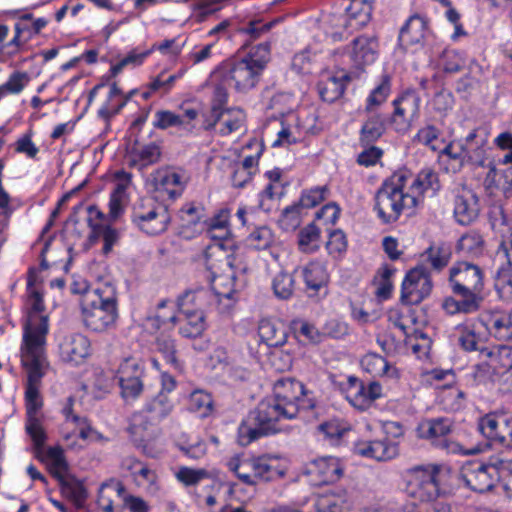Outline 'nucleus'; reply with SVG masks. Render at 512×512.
<instances>
[{
  "instance_id": "1",
  "label": "nucleus",
  "mask_w": 512,
  "mask_h": 512,
  "mask_svg": "<svg viewBox=\"0 0 512 512\" xmlns=\"http://www.w3.org/2000/svg\"><path fill=\"white\" fill-rule=\"evenodd\" d=\"M316 403V398L306 386H300V395L294 398L274 394L262 399L255 410L250 412L248 419L239 425V444L248 446L260 438L285 431L282 420L295 419L301 412L313 410Z\"/></svg>"
},
{
  "instance_id": "2",
  "label": "nucleus",
  "mask_w": 512,
  "mask_h": 512,
  "mask_svg": "<svg viewBox=\"0 0 512 512\" xmlns=\"http://www.w3.org/2000/svg\"><path fill=\"white\" fill-rule=\"evenodd\" d=\"M27 293L29 312L23 328L21 364L27 384H38L51 370L46 355L48 316L42 314L45 311L42 292Z\"/></svg>"
},
{
  "instance_id": "3",
  "label": "nucleus",
  "mask_w": 512,
  "mask_h": 512,
  "mask_svg": "<svg viewBox=\"0 0 512 512\" xmlns=\"http://www.w3.org/2000/svg\"><path fill=\"white\" fill-rule=\"evenodd\" d=\"M484 285V271L479 265L468 261L455 262L448 276L453 296L443 300V310L449 315L479 311L484 301Z\"/></svg>"
},
{
  "instance_id": "4",
  "label": "nucleus",
  "mask_w": 512,
  "mask_h": 512,
  "mask_svg": "<svg viewBox=\"0 0 512 512\" xmlns=\"http://www.w3.org/2000/svg\"><path fill=\"white\" fill-rule=\"evenodd\" d=\"M407 182H409L408 173L398 171L386 179L377 190L374 209L383 224L396 222L402 213L409 216L415 213L417 200L407 192Z\"/></svg>"
},
{
  "instance_id": "5",
  "label": "nucleus",
  "mask_w": 512,
  "mask_h": 512,
  "mask_svg": "<svg viewBox=\"0 0 512 512\" xmlns=\"http://www.w3.org/2000/svg\"><path fill=\"white\" fill-rule=\"evenodd\" d=\"M80 306L83 323L92 332L103 333L116 326L117 295L111 284H103L86 294L81 298Z\"/></svg>"
},
{
  "instance_id": "6",
  "label": "nucleus",
  "mask_w": 512,
  "mask_h": 512,
  "mask_svg": "<svg viewBox=\"0 0 512 512\" xmlns=\"http://www.w3.org/2000/svg\"><path fill=\"white\" fill-rule=\"evenodd\" d=\"M443 466L436 463L418 464L401 474L403 491L414 501L432 502L445 494L442 488Z\"/></svg>"
},
{
  "instance_id": "7",
  "label": "nucleus",
  "mask_w": 512,
  "mask_h": 512,
  "mask_svg": "<svg viewBox=\"0 0 512 512\" xmlns=\"http://www.w3.org/2000/svg\"><path fill=\"white\" fill-rule=\"evenodd\" d=\"M174 387L162 386L159 393L146 404L145 411L133 415L128 431L134 441L139 443L147 441L154 434L153 427L155 424L170 413L172 403L169 401L167 394Z\"/></svg>"
},
{
  "instance_id": "8",
  "label": "nucleus",
  "mask_w": 512,
  "mask_h": 512,
  "mask_svg": "<svg viewBox=\"0 0 512 512\" xmlns=\"http://www.w3.org/2000/svg\"><path fill=\"white\" fill-rule=\"evenodd\" d=\"M223 279L222 276L213 280L212 290L206 288H198L196 290H188L178 297L177 306L179 313L196 312L207 309L213 303L218 304L221 313L228 312L234 305L232 288L220 290L218 285Z\"/></svg>"
},
{
  "instance_id": "9",
  "label": "nucleus",
  "mask_w": 512,
  "mask_h": 512,
  "mask_svg": "<svg viewBox=\"0 0 512 512\" xmlns=\"http://www.w3.org/2000/svg\"><path fill=\"white\" fill-rule=\"evenodd\" d=\"M131 221L143 233L156 236L167 230L171 216L166 205L143 197L133 204Z\"/></svg>"
},
{
  "instance_id": "10",
  "label": "nucleus",
  "mask_w": 512,
  "mask_h": 512,
  "mask_svg": "<svg viewBox=\"0 0 512 512\" xmlns=\"http://www.w3.org/2000/svg\"><path fill=\"white\" fill-rule=\"evenodd\" d=\"M417 431L420 438L430 441L432 445L448 453L470 455L481 451L476 446L467 448L453 440L452 421L448 418L440 417L423 421L419 424Z\"/></svg>"
},
{
  "instance_id": "11",
  "label": "nucleus",
  "mask_w": 512,
  "mask_h": 512,
  "mask_svg": "<svg viewBox=\"0 0 512 512\" xmlns=\"http://www.w3.org/2000/svg\"><path fill=\"white\" fill-rule=\"evenodd\" d=\"M215 74L241 93L256 87L262 77V74L242 57H233L223 61L215 70Z\"/></svg>"
},
{
  "instance_id": "12",
  "label": "nucleus",
  "mask_w": 512,
  "mask_h": 512,
  "mask_svg": "<svg viewBox=\"0 0 512 512\" xmlns=\"http://www.w3.org/2000/svg\"><path fill=\"white\" fill-rule=\"evenodd\" d=\"M461 477L472 491L485 493L495 487L500 475L496 464L475 460L462 466Z\"/></svg>"
},
{
  "instance_id": "13",
  "label": "nucleus",
  "mask_w": 512,
  "mask_h": 512,
  "mask_svg": "<svg viewBox=\"0 0 512 512\" xmlns=\"http://www.w3.org/2000/svg\"><path fill=\"white\" fill-rule=\"evenodd\" d=\"M433 288L430 272L424 266L409 270L401 286V302L406 305H417L427 298Z\"/></svg>"
},
{
  "instance_id": "14",
  "label": "nucleus",
  "mask_w": 512,
  "mask_h": 512,
  "mask_svg": "<svg viewBox=\"0 0 512 512\" xmlns=\"http://www.w3.org/2000/svg\"><path fill=\"white\" fill-rule=\"evenodd\" d=\"M305 474L312 486L321 487L338 482L344 474V467L337 457L324 456L310 461Z\"/></svg>"
},
{
  "instance_id": "15",
  "label": "nucleus",
  "mask_w": 512,
  "mask_h": 512,
  "mask_svg": "<svg viewBox=\"0 0 512 512\" xmlns=\"http://www.w3.org/2000/svg\"><path fill=\"white\" fill-rule=\"evenodd\" d=\"M391 121L398 132H405L419 114L420 98L415 90L403 92L393 101Z\"/></svg>"
},
{
  "instance_id": "16",
  "label": "nucleus",
  "mask_w": 512,
  "mask_h": 512,
  "mask_svg": "<svg viewBox=\"0 0 512 512\" xmlns=\"http://www.w3.org/2000/svg\"><path fill=\"white\" fill-rule=\"evenodd\" d=\"M353 453L359 457L387 462L395 459L400 453L397 444L385 441L382 437L378 439H359L353 444Z\"/></svg>"
},
{
  "instance_id": "17",
  "label": "nucleus",
  "mask_w": 512,
  "mask_h": 512,
  "mask_svg": "<svg viewBox=\"0 0 512 512\" xmlns=\"http://www.w3.org/2000/svg\"><path fill=\"white\" fill-rule=\"evenodd\" d=\"M480 321L491 337L502 342H512V308L487 310L481 314Z\"/></svg>"
},
{
  "instance_id": "18",
  "label": "nucleus",
  "mask_w": 512,
  "mask_h": 512,
  "mask_svg": "<svg viewBox=\"0 0 512 512\" xmlns=\"http://www.w3.org/2000/svg\"><path fill=\"white\" fill-rule=\"evenodd\" d=\"M351 80L350 73L345 70L322 72L317 82V91L321 100L333 103L340 99Z\"/></svg>"
},
{
  "instance_id": "19",
  "label": "nucleus",
  "mask_w": 512,
  "mask_h": 512,
  "mask_svg": "<svg viewBox=\"0 0 512 512\" xmlns=\"http://www.w3.org/2000/svg\"><path fill=\"white\" fill-rule=\"evenodd\" d=\"M480 212L479 198L469 188L458 189L454 196L453 214L457 223L469 225L474 222Z\"/></svg>"
},
{
  "instance_id": "20",
  "label": "nucleus",
  "mask_w": 512,
  "mask_h": 512,
  "mask_svg": "<svg viewBox=\"0 0 512 512\" xmlns=\"http://www.w3.org/2000/svg\"><path fill=\"white\" fill-rule=\"evenodd\" d=\"M496 256L505 258L506 264L502 265L496 273L495 289L500 298L512 300V239L501 242Z\"/></svg>"
},
{
  "instance_id": "21",
  "label": "nucleus",
  "mask_w": 512,
  "mask_h": 512,
  "mask_svg": "<svg viewBox=\"0 0 512 512\" xmlns=\"http://www.w3.org/2000/svg\"><path fill=\"white\" fill-rule=\"evenodd\" d=\"M90 342L80 333L71 334L63 339L59 346L60 358L73 365L81 364L89 355Z\"/></svg>"
},
{
  "instance_id": "22",
  "label": "nucleus",
  "mask_w": 512,
  "mask_h": 512,
  "mask_svg": "<svg viewBox=\"0 0 512 512\" xmlns=\"http://www.w3.org/2000/svg\"><path fill=\"white\" fill-rule=\"evenodd\" d=\"M124 466L131 471V475L137 486L145 485V490L149 494H156L160 491V482L157 472L150 469L146 463H143L135 457H126Z\"/></svg>"
},
{
  "instance_id": "23",
  "label": "nucleus",
  "mask_w": 512,
  "mask_h": 512,
  "mask_svg": "<svg viewBox=\"0 0 512 512\" xmlns=\"http://www.w3.org/2000/svg\"><path fill=\"white\" fill-rule=\"evenodd\" d=\"M154 190L170 199L179 197L185 189L186 180L183 175L171 169L157 170L152 179Z\"/></svg>"
},
{
  "instance_id": "24",
  "label": "nucleus",
  "mask_w": 512,
  "mask_h": 512,
  "mask_svg": "<svg viewBox=\"0 0 512 512\" xmlns=\"http://www.w3.org/2000/svg\"><path fill=\"white\" fill-rule=\"evenodd\" d=\"M341 394L351 406L359 411L371 407L374 401L382 396V386H339Z\"/></svg>"
},
{
  "instance_id": "25",
  "label": "nucleus",
  "mask_w": 512,
  "mask_h": 512,
  "mask_svg": "<svg viewBox=\"0 0 512 512\" xmlns=\"http://www.w3.org/2000/svg\"><path fill=\"white\" fill-rule=\"evenodd\" d=\"M408 177L411 182H407L406 190L416 197L417 207L423 202L425 193L431 192L434 195L440 189L438 174L431 168L422 169L414 178Z\"/></svg>"
},
{
  "instance_id": "26",
  "label": "nucleus",
  "mask_w": 512,
  "mask_h": 512,
  "mask_svg": "<svg viewBox=\"0 0 512 512\" xmlns=\"http://www.w3.org/2000/svg\"><path fill=\"white\" fill-rule=\"evenodd\" d=\"M284 475L278 457L268 454L254 456V487L260 483L280 479Z\"/></svg>"
},
{
  "instance_id": "27",
  "label": "nucleus",
  "mask_w": 512,
  "mask_h": 512,
  "mask_svg": "<svg viewBox=\"0 0 512 512\" xmlns=\"http://www.w3.org/2000/svg\"><path fill=\"white\" fill-rule=\"evenodd\" d=\"M428 22L425 17L414 14L408 18L399 33V44L402 47H409L421 43L426 35Z\"/></svg>"
},
{
  "instance_id": "28",
  "label": "nucleus",
  "mask_w": 512,
  "mask_h": 512,
  "mask_svg": "<svg viewBox=\"0 0 512 512\" xmlns=\"http://www.w3.org/2000/svg\"><path fill=\"white\" fill-rule=\"evenodd\" d=\"M378 41L374 36L361 35L352 42L351 57L355 64L373 63L377 57Z\"/></svg>"
},
{
  "instance_id": "29",
  "label": "nucleus",
  "mask_w": 512,
  "mask_h": 512,
  "mask_svg": "<svg viewBox=\"0 0 512 512\" xmlns=\"http://www.w3.org/2000/svg\"><path fill=\"white\" fill-rule=\"evenodd\" d=\"M226 467L240 483L254 487V456L235 454L227 460Z\"/></svg>"
},
{
  "instance_id": "30",
  "label": "nucleus",
  "mask_w": 512,
  "mask_h": 512,
  "mask_svg": "<svg viewBox=\"0 0 512 512\" xmlns=\"http://www.w3.org/2000/svg\"><path fill=\"white\" fill-rule=\"evenodd\" d=\"M484 186L490 194L500 191L506 198L510 197L512 195V166L501 171L491 166L484 179Z\"/></svg>"
},
{
  "instance_id": "31",
  "label": "nucleus",
  "mask_w": 512,
  "mask_h": 512,
  "mask_svg": "<svg viewBox=\"0 0 512 512\" xmlns=\"http://www.w3.org/2000/svg\"><path fill=\"white\" fill-rule=\"evenodd\" d=\"M302 274L309 296L316 295L321 288L327 285L329 280L325 266L317 261L308 263L303 268Z\"/></svg>"
},
{
  "instance_id": "32",
  "label": "nucleus",
  "mask_w": 512,
  "mask_h": 512,
  "mask_svg": "<svg viewBox=\"0 0 512 512\" xmlns=\"http://www.w3.org/2000/svg\"><path fill=\"white\" fill-rule=\"evenodd\" d=\"M485 241L481 233L477 230H469L464 233L457 241L456 253L467 258H478L483 255Z\"/></svg>"
},
{
  "instance_id": "33",
  "label": "nucleus",
  "mask_w": 512,
  "mask_h": 512,
  "mask_svg": "<svg viewBox=\"0 0 512 512\" xmlns=\"http://www.w3.org/2000/svg\"><path fill=\"white\" fill-rule=\"evenodd\" d=\"M161 148L156 143L134 147L129 153V166L139 169L156 164L161 158Z\"/></svg>"
},
{
  "instance_id": "34",
  "label": "nucleus",
  "mask_w": 512,
  "mask_h": 512,
  "mask_svg": "<svg viewBox=\"0 0 512 512\" xmlns=\"http://www.w3.org/2000/svg\"><path fill=\"white\" fill-rule=\"evenodd\" d=\"M118 384H142L144 380V368L140 360L129 357L119 365L116 372Z\"/></svg>"
},
{
  "instance_id": "35",
  "label": "nucleus",
  "mask_w": 512,
  "mask_h": 512,
  "mask_svg": "<svg viewBox=\"0 0 512 512\" xmlns=\"http://www.w3.org/2000/svg\"><path fill=\"white\" fill-rule=\"evenodd\" d=\"M228 101V91L227 89L218 84L215 86L212 97V106L210 111V116L205 120L204 128L206 130L213 129L217 123L224 116V111L227 109L225 105Z\"/></svg>"
},
{
  "instance_id": "36",
  "label": "nucleus",
  "mask_w": 512,
  "mask_h": 512,
  "mask_svg": "<svg viewBox=\"0 0 512 512\" xmlns=\"http://www.w3.org/2000/svg\"><path fill=\"white\" fill-rule=\"evenodd\" d=\"M385 129V122L380 114L370 115L360 130V146L374 144L384 134Z\"/></svg>"
},
{
  "instance_id": "37",
  "label": "nucleus",
  "mask_w": 512,
  "mask_h": 512,
  "mask_svg": "<svg viewBox=\"0 0 512 512\" xmlns=\"http://www.w3.org/2000/svg\"><path fill=\"white\" fill-rule=\"evenodd\" d=\"M261 340L270 349L282 347L287 340V334L282 327H277L274 323L263 320L258 329Z\"/></svg>"
},
{
  "instance_id": "38",
  "label": "nucleus",
  "mask_w": 512,
  "mask_h": 512,
  "mask_svg": "<svg viewBox=\"0 0 512 512\" xmlns=\"http://www.w3.org/2000/svg\"><path fill=\"white\" fill-rule=\"evenodd\" d=\"M438 398L443 408L450 412H456L465 405L466 395L458 386H437Z\"/></svg>"
},
{
  "instance_id": "39",
  "label": "nucleus",
  "mask_w": 512,
  "mask_h": 512,
  "mask_svg": "<svg viewBox=\"0 0 512 512\" xmlns=\"http://www.w3.org/2000/svg\"><path fill=\"white\" fill-rule=\"evenodd\" d=\"M423 256L432 269L441 271L449 264L452 251L445 243L433 244L425 250Z\"/></svg>"
},
{
  "instance_id": "40",
  "label": "nucleus",
  "mask_w": 512,
  "mask_h": 512,
  "mask_svg": "<svg viewBox=\"0 0 512 512\" xmlns=\"http://www.w3.org/2000/svg\"><path fill=\"white\" fill-rule=\"evenodd\" d=\"M242 58L263 75L271 61V45L269 42H263L252 46Z\"/></svg>"
},
{
  "instance_id": "41",
  "label": "nucleus",
  "mask_w": 512,
  "mask_h": 512,
  "mask_svg": "<svg viewBox=\"0 0 512 512\" xmlns=\"http://www.w3.org/2000/svg\"><path fill=\"white\" fill-rule=\"evenodd\" d=\"M180 314L184 316V323L179 328L180 334L186 338L201 336L206 328L204 313L202 311H189Z\"/></svg>"
},
{
  "instance_id": "42",
  "label": "nucleus",
  "mask_w": 512,
  "mask_h": 512,
  "mask_svg": "<svg viewBox=\"0 0 512 512\" xmlns=\"http://www.w3.org/2000/svg\"><path fill=\"white\" fill-rule=\"evenodd\" d=\"M413 141L428 147L433 152L440 151L444 144L441 130L433 124H427L420 128Z\"/></svg>"
},
{
  "instance_id": "43",
  "label": "nucleus",
  "mask_w": 512,
  "mask_h": 512,
  "mask_svg": "<svg viewBox=\"0 0 512 512\" xmlns=\"http://www.w3.org/2000/svg\"><path fill=\"white\" fill-rule=\"evenodd\" d=\"M74 402V397L69 396L64 407L62 408V414L66 422H72L80 427L79 438H81L82 440H87L90 437V435L94 432V430L87 417H80L79 415L74 414Z\"/></svg>"
},
{
  "instance_id": "44",
  "label": "nucleus",
  "mask_w": 512,
  "mask_h": 512,
  "mask_svg": "<svg viewBox=\"0 0 512 512\" xmlns=\"http://www.w3.org/2000/svg\"><path fill=\"white\" fill-rule=\"evenodd\" d=\"M121 96H122V91L118 87L117 83L116 82L112 83V85L110 87L108 102L105 105H103L98 111V115L103 120L108 122L113 116H115L117 113H119V111L126 105L129 97L120 99L116 103H114V99L116 97H121Z\"/></svg>"
},
{
  "instance_id": "45",
  "label": "nucleus",
  "mask_w": 512,
  "mask_h": 512,
  "mask_svg": "<svg viewBox=\"0 0 512 512\" xmlns=\"http://www.w3.org/2000/svg\"><path fill=\"white\" fill-rule=\"evenodd\" d=\"M189 408L202 417L209 416L213 412L212 395L203 389H195L189 397Z\"/></svg>"
},
{
  "instance_id": "46",
  "label": "nucleus",
  "mask_w": 512,
  "mask_h": 512,
  "mask_svg": "<svg viewBox=\"0 0 512 512\" xmlns=\"http://www.w3.org/2000/svg\"><path fill=\"white\" fill-rule=\"evenodd\" d=\"M222 121V127L219 132L223 136H227L235 131H238L244 124L245 114L240 108H227L224 111V116L219 121Z\"/></svg>"
},
{
  "instance_id": "47",
  "label": "nucleus",
  "mask_w": 512,
  "mask_h": 512,
  "mask_svg": "<svg viewBox=\"0 0 512 512\" xmlns=\"http://www.w3.org/2000/svg\"><path fill=\"white\" fill-rule=\"evenodd\" d=\"M320 230L314 224H309L298 234L299 249L304 253H311L319 248Z\"/></svg>"
},
{
  "instance_id": "48",
  "label": "nucleus",
  "mask_w": 512,
  "mask_h": 512,
  "mask_svg": "<svg viewBox=\"0 0 512 512\" xmlns=\"http://www.w3.org/2000/svg\"><path fill=\"white\" fill-rule=\"evenodd\" d=\"M391 91V77L387 74L383 75L381 82L370 93L367 98L365 110L371 112L375 107L383 104Z\"/></svg>"
},
{
  "instance_id": "49",
  "label": "nucleus",
  "mask_w": 512,
  "mask_h": 512,
  "mask_svg": "<svg viewBox=\"0 0 512 512\" xmlns=\"http://www.w3.org/2000/svg\"><path fill=\"white\" fill-rule=\"evenodd\" d=\"M175 478L185 487H191L196 486L202 480L209 478V472L204 468L180 466L175 473Z\"/></svg>"
},
{
  "instance_id": "50",
  "label": "nucleus",
  "mask_w": 512,
  "mask_h": 512,
  "mask_svg": "<svg viewBox=\"0 0 512 512\" xmlns=\"http://www.w3.org/2000/svg\"><path fill=\"white\" fill-rule=\"evenodd\" d=\"M274 241V234L267 226L257 227L247 237L248 245L255 250L269 249Z\"/></svg>"
},
{
  "instance_id": "51",
  "label": "nucleus",
  "mask_w": 512,
  "mask_h": 512,
  "mask_svg": "<svg viewBox=\"0 0 512 512\" xmlns=\"http://www.w3.org/2000/svg\"><path fill=\"white\" fill-rule=\"evenodd\" d=\"M295 280L292 274L280 271L272 281L274 294L279 299H289L294 291Z\"/></svg>"
},
{
  "instance_id": "52",
  "label": "nucleus",
  "mask_w": 512,
  "mask_h": 512,
  "mask_svg": "<svg viewBox=\"0 0 512 512\" xmlns=\"http://www.w3.org/2000/svg\"><path fill=\"white\" fill-rule=\"evenodd\" d=\"M301 224V207L295 203L286 207L278 220L279 227L286 232L294 231Z\"/></svg>"
},
{
  "instance_id": "53",
  "label": "nucleus",
  "mask_w": 512,
  "mask_h": 512,
  "mask_svg": "<svg viewBox=\"0 0 512 512\" xmlns=\"http://www.w3.org/2000/svg\"><path fill=\"white\" fill-rule=\"evenodd\" d=\"M30 82V76L27 72L14 71L9 76L8 80L0 85V90L5 96L7 93L19 94Z\"/></svg>"
},
{
  "instance_id": "54",
  "label": "nucleus",
  "mask_w": 512,
  "mask_h": 512,
  "mask_svg": "<svg viewBox=\"0 0 512 512\" xmlns=\"http://www.w3.org/2000/svg\"><path fill=\"white\" fill-rule=\"evenodd\" d=\"M499 422L495 415L487 414L484 417H481L477 430L487 439L489 440H498L501 443H504L505 436H501L498 431Z\"/></svg>"
},
{
  "instance_id": "55",
  "label": "nucleus",
  "mask_w": 512,
  "mask_h": 512,
  "mask_svg": "<svg viewBox=\"0 0 512 512\" xmlns=\"http://www.w3.org/2000/svg\"><path fill=\"white\" fill-rule=\"evenodd\" d=\"M265 149L264 143L262 140H259L257 138L250 139L247 144L243 147V150H255V155H247L243 159L241 163H239L240 166L247 169L248 171H255L257 170V166L259 163V159L261 155L263 154Z\"/></svg>"
},
{
  "instance_id": "56",
  "label": "nucleus",
  "mask_w": 512,
  "mask_h": 512,
  "mask_svg": "<svg viewBox=\"0 0 512 512\" xmlns=\"http://www.w3.org/2000/svg\"><path fill=\"white\" fill-rule=\"evenodd\" d=\"M319 430L327 439L333 441L341 439L346 432L350 431V426L343 420L331 419L320 424Z\"/></svg>"
},
{
  "instance_id": "57",
  "label": "nucleus",
  "mask_w": 512,
  "mask_h": 512,
  "mask_svg": "<svg viewBox=\"0 0 512 512\" xmlns=\"http://www.w3.org/2000/svg\"><path fill=\"white\" fill-rule=\"evenodd\" d=\"M273 26V22H263L262 20L249 21L244 27L241 28V32L248 35L249 39L246 40L242 48H246L254 40L259 39L263 34L268 33Z\"/></svg>"
},
{
  "instance_id": "58",
  "label": "nucleus",
  "mask_w": 512,
  "mask_h": 512,
  "mask_svg": "<svg viewBox=\"0 0 512 512\" xmlns=\"http://www.w3.org/2000/svg\"><path fill=\"white\" fill-rule=\"evenodd\" d=\"M268 362L275 371L284 372L291 368L293 358L289 352L276 347L269 351Z\"/></svg>"
},
{
  "instance_id": "59",
  "label": "nucleus",
  "mask_w": 512,
  "mask_h": 512,
  "mask_svg": "<svg viewBox=\"0 0 512 512\" xmlns=\"http://www.w3.org/2000/svg\"><path fill=\"white\" fill-rule=\"evenodd\" d=\"M26 433L31 438L36 449H41L47 439V434L40 422V420L34 416H28L26 422Z\"/></svg>"
},
{
  "instance_id": "60",
  "label": "nucleus",
  "mask_w": 512,
  "mask_h": 512,
  "mask_svg": "<svg viewBox=\"0 0 512 512\" xmlns=\"http://www.w3.org/2000/svg\"><path fill=\"white\" fill-rule=\"evenodd\" d=\"M440 65L446 73H457L465 65V59L456 50L446 49L440 57Z\"/></svg>"
},
{
  "instance_id": "61",
  "label": "nucleus",
  "mask_w": 512,
  "mask_h": 512,
  "mask_svg": "<svg viewBox=\"0 0 512 512\" xmlns=\"http://www.w3.org/2000/svg\"><path fill=\"white\" fill-rule=\"evenodd\" d=\"M500 376L501 375L498 374L497 370L492 368L485 360H482L480 363L475 365L472 372L473 380L478 384L497 382L499 381Z\"/></svg>"
},
{
  "instance_id": "62",
  "label": "nucleus",
  "mask_w": 512,
  "mask_h": 512,
  "mask_svg": "<svg viewBox=\"0 0 512 512\" xmlns=\"http://www.w3.org/2000/svg\"><path fill=\"white\" fill-rule=\"evenodd\" d=\"M327 193L328 189L326 186L312 188L303 192L297 204L301 207V209L313 208L325 200Z\"/></svg>"
},
{
  "instance_id": "63",
  "label": "nucleus",
  "mask_w": 512,
  "mask_h": 512,
  "mask_svg": "<svg viewBox=\"0 0 512 512\" xmlns=\"http://www.w3.org/2000/svg\"><path fill=\"white\" fill-rule=\"evenodd\" d=\"M150 54V51L138 52L137 50H132L128 53L126 57L121 59L118 63L113 65L110 69V73L112 77H116L120 74L123 69L128 65L138 66L142 64L144 59Z\"/></svg>"
},
{
  "instance_id": "64",
  "label": "nucleus",
  "mask_w": 512,
  "mask_h": 512,
  "mask_svg": "<svg viewBox=\"0 0 512 512\" xmlns=\"http://www.w3.org/2000/svg\"><path fill=\"white\" fill-rule=\"evenodd\" d=\"M328 253L334 257H338L347 250L346 235L341 230H334L329 234L326 243Z\"/></svg>"
}]
</instances>
